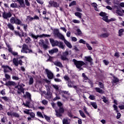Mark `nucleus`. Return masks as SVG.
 Here are the masks:
<instances>
[{
	"label": "nucleus",
	"mask_w": 124,
	"mask_h": 124,
	"mask_svg": "<svg viewBox=\"0 0 124 124\" xmlns=\"http://www.w3.org/2000/svg\"><path fill=\"white\" fill-rule=\"evenodd\" d=\"M12 79H13V80H16V81H18V80H19V78L18 77L14 76L12 77Z\"/></svg>",
	"instance_id": "774afa93"
},
{
	"label": "nucleus",
	"mask_w": 124,
	"mask_h": 124,
	"mask_svg": "<svg viewBox=\"0 0 124 124\" xmlns=\"http://www.w3.org/2000/svg\"><path fill=\"white\" fill-rule=\"evenodd\" d=\"M31 42V39L30 37H28L27 39H25V42L26 43H30Z\"/></svg>",
	"instance_id": "de8ad7c7"
},
{
	"label": "nucleus",
	"mask_w": 124,
	"mask_h": 124,
	"mask_svg": "<svg viewBox=\"0 0 124 124\" xmlns=\"http://www.w3.org/2000/svg\"><path fill=\"white\" fill-rule=\"evenodd\" d=\"M109 36V34L108 33H104L100 35V37L106 38Z\"/></svg>",
	"instance_id": "cd10ccee"
},
{
	"label": "nucleus",
	"mask_w": 124,
	"mask_h": 124,
	"mask_svg": "<svg viewBox=\"0 0 124 124\" xmlns=\"http://www.w3.org/2000/svg\"><path fill=\"white\" fill-rule=\"evenodd\" d=\"M42 103L44 105H47L48 104V101L46 100H43L42 101Z\"/></svg>",
	"instance_id": "5fc2aeb1"
},
{
	"label": "nucleus",
	"mask_w": 124,
	"mask_h": 124,
	"mask_svg": "<svg viewBox=\"0 0 124 124\" xmlns=\"http://www.w3.org/2000/svg\"><path fill=\"white\" fill-rule=\"evenodd\" d=\"M115 13L117 15H119V16H123V12H122L120 10H117Z\"/></svg>",
	"instance_id": "473e14b6"
},
{
	"label": "nucleus",
	"mask_w": 124,
	"mask_h": 124,
	"mask_svg": "<svg viewBox=\"0 0 124 124\" xmlns=\"http://www.w3.org/2000/svg\"><path fill=\"white\" fill-rule=\"evenodd\" d=\"M15 88L17 89V93L18 94H21V93H25V92H24V91H25V89L23 88L19 87L18 84L15 87Z\"/></svg>",
	"instance_id": "9b49d317"
},
{
	"label": "nucleus",
	"mask_w": 124,
	"mask_h": 124,
	"mask_svg": "<svg viewBox=\"0 0 124 124\" xmlns=\"http://www.w3.org/2000/svg\"><path fill=\"white\" fill-rule=\"evenodd\" d=\"M53 60H54V58H53V57H52L51 56H49L48 59H47L46 60V62H53Z\"/></svg>",
	"instance_id": "c03bdc74"
},
{
	"label": "nucleus",
	"mask_w": 124,
	"mask_h": 124,
	"mask_svg": "<svg viewBox=\"0 0 124 124\" xmlns=\"http://www.w3.org/2000/svg\"><path fill=\"white\" fill-rule=\"evenodd\" d=\"M94 89L95 90L96 92H97V93H104V91L99 88L96 87L94 88Z\"/></svg>",
	"instance_id": "4be33fe9"
},
{
	"label": "nucleus",
	"mask_w": 124,
	"mask_h": 124,
	"mask_svg": "<svg viewBox=\"0 0 124 124\" xmlns=\"http://www.w3.org/2000/svg\"><path fill=\"white\" fill-rule=\"evenodd\" d=\"M78 35H79V36H82L83 35L82 31L79 29H78Z\"/></svg>",
	"instance_id": "0e129e2a"
},
{
	"label": "nucleus",
	"mask_w": 124,
	"mask_h": 124,
	"mask_svg": "<svg viewBox=\"0 0 124 124\" xmlns=\"http://www.w3.org/2000/svg\"><path fill=\"white\" fill-rule=\"evenodd\" d=\"M2 17L3 19L5 20H7V19H9V18H11L12 17V12H4L2 13Z\"/></svg>",
	"instance_id": "20e7f679"
},
{
	"label": "nucleus",
	"mask_w": 124,
	"mask_h": 124,
	"mask_svg": "<svg viewBox=\"0 0 124 124\" xmlns=\"http://www.w3.org/2000/svg\"><path fill=\"white\" fill-rule=\"evenodd\" d=\"M7 46L8 48V51H9L11 53V52H12V48H11V46L9 45H7Z\"/></svg>",
	"instance_id": "338daca9"
},
{
	"label": "nucleus",
	"mask_w": 124,
	"mask_h": 124,
	"mask_svg": "<svg viewBox=\"0 0 124 124\" xmlns=\"http://www.w3.org/2000/svg\"><path fill=\"white\" fill-rule=\"evenodd\" d=\"M11 24H15V25H19L21 26L23 23L22 21L17 17H12L10 19Z\"/></svg>",
	"instance_id": "f257e3e1"
},
{
	"label": "nucleus",
	"mask_w": 124,
	"mask_h": 124,
	"mask_svg": "<svg viewBox=\"0 0 124 124\" xmlns=\"http://www.w3.org/2000/svg\"><path fill=\"white\" fill-rule=\"evenodd\" d=\"M21 26H23L24 30H25V31H27V30H28V25L24 24L22 23V24H21Z\"/></svg>",
	"instance_id": "37998d69"
},
{
	"label": "nucleus",
	"mask_w": 124,
	"mask_h": 124,
	"mask_svg": "<svg viewBox=\"0 0 124 124\" xmlns=\"http://www.w3.org/2000/svg\"><path fill=\"white\" fill-rule=\"evenodd\" d=\"M89 98L91 100H94V99H95V97L93 95H90L89 96Z\"/></svg>",
	"instance_id": "bf43d9fd"
},
{
	"label": "nucleus",
	"mask_w": 124,
	"mask_h": 124,
	"mask_svg": "<svg viewBox=\"0 0 124 124\" xmlns=\"http://www.w3.org/2000/svg\"><path fill=\"white\" fill-rule=\"evenodd\" d=\"M28 77L29 78V85H32L33 84V78L31 76H29Z\"/></svg>",
	"instance_id": "412c9836"
},
{
	"label": "nucleus",
	"mask_w": 124,
	"mask_h": 124,
	"mask_svg": "<svg viewBox=\"0 0 124 124\" xmlns=\"http://www.w3.org/2000/svg\"><path fill=\"white\" fill-rule=\"evenodd\" d=\"M59 44V41H54V43H53L52 46L55 47V46H58V44Z\"/></svg>",
	"instance_id": "13d9d810"
},
{
	"label": "nucleus",
	"mask_w": 124,
	"mask_h": 124,
	"mask_svg": "<svg viewBox=\"0 0 124 124\" xmlns=\"http://www.w3.org/2000/svg\"><path fill=\"white\" fill-rule=\"evenodd\" d=\"M10 7L12 8H17L18 7V6L17 5V3H13L11 4Z\"/></svg>",
	"instance_id": "7c9ffc66"
},
{
	"label": "nucleus",
	"mask_w": 124,
	"mask_h": 124,
	"mask_svg": "<svg viewBox=\"0 0 124 124\" xmlns=\"http://www.w3.org/2000/svg\"><path fill=\"white\" fill-rule=\"evenodd\" d=\"M26 95L27 98L30 99V100H31V93H30L29 92H26Z\"/></svg>",
	"instance_id": "58836bf2"
},
{
	"label": "nucleus",
	"mask_w": 124,
	"mask_h": 124,
	"mask_svg": "<svg viewBox=\"0 0 124 124\" xmlns=\"http://www.w3.org/2000/svg\"><path fill=\"white\" fill-rule=\"evenodd\" d=\"M58 47L61 48V49H64V47L63 46V44L62 42H58V44L57 45Z\"/></svg>",
	"instance_id": "393cba45"
},
{
	"label": "nucleus",
	"mask_w": 124,
	"mask_h": 124,
	"mask_svg": "<svg viewBox=\"0 0 124 124\" xmlns=\"http://www.w3.org/2000/svg\"><path fill=\"white\" fill-rule=\"evenodd\" d=\"M5 86H16V83L14 81H8L6 82Z\"/></svg>",
	"instance_id": "2eb2a0df"
},
{
	"label": "nucleus",
	"mask_w": 124,
	"mask_h": 124,
	"mask_svg": "<svg viewBox=\"0 0 124 124\" xmlns=\"http://www.w3.org/2000/svg\"><path fill=\"white\" fill-rule=\"evenodd\" d=\"M15 2H18L21 7H25V3L24 0H15L14 1Z\"/></svg>",
	"instance_id": "4468645a"
},
{
	"label": "nucleus",
	"mask_w": 124,
	"mask_h": 124,
	"mask_svg": "<svg viewBox=\"0 0 124 124\" xmlns=\"http://www.w3.org/2000/svg\"><path fill=\"white\" fill-rule=\"evenodd\" d=\"M29 35H30V36H31V37H32V38H35V39H37L38 38V37H50V36H51L50 35H48V34H43L40 35H34V34H33V33L30 32L29 34Z\"/></svg>",
	"instance_id": "f03ea898"
},
{
	"label": "nucleus",
	"mask_w": 124,
	"mask_h": 124,
	"mask_svg": "<svg viewBox=\"0 0 124 124\" xmlns=\"http://www.w3.org/2000/svg\"><path fill=\"white\" fill-rule=\"evenodd\" d=\"M1 98L2 99H3V100H4L5 101H9V98L7 97L6 96L1 97Z\"/></svg>",
	"instance_id": "864d4df0"
},
{
	"label": "nucleus",
	"mask_w": 124,
	"mask_h": 124,
	"mask_svg": "<svg viewBox=\"0 0 124 124\" xmlns=\"http://www.w3.org/2000/svg\"><path fill=\"white\" fill-rule=\"evenodd\" d=\"M102 99H103V101L105 103H107V102H108V99L106 98L105 96L102 97Z\"/></svg>",
	"instance_id": "a19ab883"
},
{
	"label": "nucleus",
	"mask_w": 124,
	"mask_h": 124,
	"mask_svg": "<svg viewBox=\"0 0 124 124\" xmlns=\"http://www.w3.org/2000/svg\"><path fill=\"white\" fill-rule=\"evenodd\" d=\"M124 30L123 29L119 30V36H122V35H123V32H124Z\"/></svg>",
	"instance_id": "ea45409f"
},
{
	"label": "nucleus",
	"mask_w": 124,
	"mask_h": 124,
	"mask_svg": "<svg viewBox=\"0 0 124 124\" xmlns=\"http://www.w3.org/2000/svg\"><path fill=\"white\" fill-rule=\"evenodd\" d=\"M22 53L28 54V53H32V50L29 48V46L26 44H23L22 46V49L21 50Z\"/></svg>",
	"instance_id": "7ed1b4c3"
},
{
	"label": "nucleus",
	"mask_w": 124,
	"mask_h": 124,
	"mask_svg": "<svg viewBox=\"0 0 124 124\" xmlns=\"http://www.w3.org/2000/svg\"><path fill=\"white\" fill-rule=\"evenodd\" d=\"M53 63L54 65H56V66H58L59 67H61V68L63 67V66L62 65V62L59 61H55L53 62Z\"/></svg>",
	"instance_id": "dca6fc26"
},
{
	"label": "nucleus",
	"mask_w": 124,
	"mask_h": 124,
	"mask_svg": "<svg viewBox=\"0 0 124 124\" xmlns=\"http://www.w3.org/2000/svg\"><path fill=\"white\" fill-rule=\"evenodd\" d=\"M102 19L105 22L109 23V20H108V16H105L103 17Z\"/></svg>",
	"instance_id": "e433bc0d"
},
{
	"label": "nucleus",
	"mask_w": 124,
	"mask_h": 124,
	"mask_svg": "<svg viewBox=\"0 0 124 124\" xmlns=\"http://www.w3.org/2000/svg\"><path fill=\"white\" fill-rule=\"evenodd\" d=\"M113 107L114 111H116V113H118V112H119V110H118V106H117L116 105H113Z\"/></svg>",
	"instance_id": "603ef678"
},
{
	"label": "nucleus",
	"mask_w": 124,
	"mask_h": 124,
	"mask_svg": "<svg viewBox=\"0 0 124 124\" xmlns=\"http://www.w3.org/2000/svg\"><path fill=\"white\" fill-rule=\"evenodd\" d=\"M52 97V93H50V91H47V93L46 94V98L47 99Z\"/></svg>",
	"instance_id": "5701e85b"
},
{
	"label": "nucleus",
	"mask_w": 124,
	"mask_h": 124,
	"mask_svg": "<svg viewBox=\"0 0 124 124\" xmlns=\"http://www.w3.org/2000/svg\"><path fill=\"white\" fill-rule=\"evenodd\" d=\"M65 45L67 46L69 48H72V46L70 44V43L68 42V41H66L65 39L63 41Z\"/></svg>",
	"instance_id": "b1692460"
},
{
	"label": "nucleus",
	"mask_w": 124,
	"mask_h": 124,
	"mask_svg": "<svg viewBox=\"0 0 124 124\" xmlns=\"http://www.w3.org/2000/svg\"><path fill=\"white\" fill-rule=\"evenodd\" d=\"M58 52H59V49L57 48L48 50V53L50 55H53L54 53H58Z\"/></svg>",
	"instance_id": "ddd939ff"
},
{
	"label": "nucleus",
	"mask_w": 124,
	"mask_h": 124,
	"mask_svg": "<svg viewBox=\"0 0 124 124\" xmlns=\"http://www.w3.org/2000/svg\"><path fill=\"white\" fill-rule=\"evenodd\" d=\"M45 71L48 79H52L54 77V74H53L51 71L48 70V69H46Z\"/></svg>",
	"instance_id": "9d476101"
},
{
	"label": "nucleus",
	"mask_w": 124,
	"mask_h": 124,
	"mask_svg": "<svg viewBox=\"0 0 124 124\" xmlns=\"http://www.w3.org/2000/svg\"><path fill=\"white\" fill-rule=\"evenodd\" d=\"M67 84L69 88H72V87H73V82H72L71 80L70 82H68Z\"/></svg>",
	"instance_id": "4c0bfd02"
},
{
	"label": "nucleus",
	"mask_w": 124,
	"mask_h": 124,
	"mask_svg": "<svg viewBox=\"0 0 124 124\" xmlns=\"http://www.w3.org/2000/svg\"><path fill=\"white\" fill-rule=\"evenodd\" d=\"M83 110H84L85 114H87V115H88V116H90V113H89V112H88L87 108H86V107H84L83 108Z\"/></svg>",
	"instance_id": "49530a36"
},
{
	"label": "nucleus",
	"mask_w": 124,
	"mask_h": 124,
	"mask_svg": "<svg viewBox=\"0 0 124 124\" xmlns=\"http://www.w3.org/2000/svg\"><path fill=\"white\" fill-rule=\"evenodd\" d=\"M79 112L80 114V116H81L82 118H86V115H85L84 112L82 111V110H79Z\"/></svg>",
	"instance_id": "8fccbe9b"
},
{
	"label": "nucleus",
	"mask_w": 124,
	"mask_h": 124,
	"mask_svg": "<svg viewBox=\"0 0 124 124\" xmlns=\"http://www.w3.org/2000/svg\"><path fill=\"white\" fill-rule=\"evenodd\" d=\"M61 59L62 60V61H66V60H68L67 57L64 55H62Z\"/></svg>",
	"instance_id": "09e8293b"
},
{
	"label": "nucleus",
	"mask_w": 124,
	"mask_h": 124,
	"mask_svg": "<svg viewBox=\"0 0 124 124\" xmlns=\"http://www.w3.org/2000/svg\"><path fill=\"white\" fill-rule=\"evenodd\" d=\"M63 124H70V122L68 121L67 118H64L62 121Z\"/></svg>",
	"instance_id": "bb28decb"
},
{
	"label": "nucleus",
	"mask_w": 124,
	"mask_h": 124,
	"mask_svg": "<svg viewBox=\"0 0 124 124\" xmlns=\"http://www.w3.org/2000/svg\"><path fill=\"white\" fill-rule=\"evenodd\" d=\"M85 64V62L83 61H78V68L79 69V70H81L82 68H80L81 66H82V65H84Z\"/></svg>",
	"instance_id": "aec40b11"
},
{
	"label": "nucleus",
	"mask_w": 124,
	"mask_h": 124,
	"mask_svg": "<svg viewBox=\"0 0 124 124\" xmlns=\"http://www.w3.org/2000/svg\"><path fill=\"white\" fill-rule=\"evenodd\" d=\"M92 5L94 8L95 11H98V9H97V4H96V3H93Z\"/></svg>",
	"instance_id": "c85d7f7f"
},
{
	"label": "nucleus",
	"mask_w": 124,
	"mask_h": 124,
	"mask_svg": "<svg viewBox=\"0 0 124 124\" xmlns=\"http://www.w3.org/2000/svg\"><path fill=\"white\" fill-rule=\"evenodd\" d=\"M49 41H50L52 46H53V44H54V43L55 42V40L53 39L50 38V39H49Z\"/></svg>",
	"instance_id": "69168bd1"
},
{
	"label": "nucleus",
	"mask_w": 124,
	"mask_h": 124,
	"mask_svg": "<svg viewBox=\"0 0 124 124\" xmlns=\"http://www.w3.org/2000/svg\"><path fill=\"white\" fill-rule=\"evenodd\" d=\"M55 112L56 116H57V117H58L59 118H61V117L62 116V114H63V113H64V108H63V107H60L59 108V111L55 109Z\"/></svg>",
	"instance_id": "39448f33"
},
{
	"label": "nucleus",
	"mask_w": 124,
	"mask_h": 124,
	"mask_svg": "<svg viewBox=\"0 0 124 124\" xmlns=\"http://www.w3.org/2000/svg\"><path fill=\"white\" fill-rule=\"evenodd\" d=\"M4 74L6 79H7V80H10V79H11V78L9 75L6 74V73H5Z\"/></svg>",
	"instance_id": "79ce46f5"
},
{
	"label": "nucleus",
	"mask_w": 124,
	"mask_h": 124,
	"mask_svg": "<svg viewBox=\"0 0 124 124\" xmlns=\"http://www.w3.org/2000/svg\"><path fill=\"white\" fill-rule=\"evenodd\" d=\"M100 16H101V17H105L106 16H107V15L106 14V13H104V12H101L99 14Z\"/></svg>",
	"instance_id": "3c124183"
},
{
	"label": "nucleus",
	"mask_w": 124,
	"mask_h": 124,
	"mask_svg": "<svg viewBox=\"0 0 124 124\" xmlns=\"http://www.w3.org/2000/svg\"><path fill=\"white\" fill-rule=\"evenodd\" d=\"M91 105L94 108V109H97V105L95 102H91Z\"/></svg>",
	"instance_id": "c756f323"
},
{
	"label": "nucleus",
	"mask_w": 124,
	"mask_h": 124,
	"mask_svg": "<svg viewBox=\"0 0 124 124\" xmlns=\"http://www.w3.org/2000/svg\"><path fill=\"white\" fill-rule=\"evenodd\" d=\"M48 7H55L57 8V7H60V4L58 3L57 2L54 1L53 0H50L48 2Z\"/></svg>",
	"instance_id": "423d86ee"
},
{
	"label": "nucleus",
	"mask_w": 124,
	"mask_h": 124,
	"mask_svg": "<svg viewBox=\"0 0 124 124\" xmlns=\"http://www.w3.org/2000/svg\"><path fill=\"white\" fill-rule=\"evenodd\" d=\"M45 119L47 121V122H48L50 123L51 122V118L49 117L48 116H46V115H44Z\"/></svg>",
	"instance_id": "c9c22d12"
},
{
	"label": "nucleus",
	"mask_w": 124,
	"mask_h": 124,
	"mask_svg": "<svg viewBox=\"0 0 124 124\" xmlns=\"http://www.w3.org/2000/svg\"><path fill=\"white\" fill-rule=\"evenodd\" d=\"M13 62L16 66H18L19 64H20V65H23V61L22 60L18 61V59L14 58L13 60Z\"/></svg>",
	"instance_id": "6e6552de"
},
{
	"label": "nucleus",
	"mask_w": 124,
	"mask_h": 124,
	"mask_svg": "<svg viewBox=\"0 0 124 124\" xmlns=\"http://www.w3.org/2000/svg\"><path fill=\"white\" fill-rule=\"evenodd\" d=\"M41 41L43 46V48H44L45 50H47V49L49 48V46H48V45H46V44L44 42V40H42Z\"/></svg>",
	"instance_id": "a211bd4d"
},
{
	"label": "nucleus",
	"mask_w": 124,
	"mask_h": 124,
	"mask_svg": "<svg viewBox=\"0 0 124 124\" xmlns=\"http://www.w3.org/2000/svg\"><path fill=\"white\" fill-rule=\"evenodd\" d=\"M23 105L26 107H28L29 108H30V102H27L26 103H24Z\"/></svg>",
	"instance_id": "6e6d98bb"
},
{
	"label": "nucleus",
	"mask_w": 124,
	"mask_h": 124,
	"mask_svg": "<svg viewBox=\"0 0 124 124\" xmlns=\"http://www.w3.org/2000/svg\"><path fill=\"white\" fill-rule=\"evenodd\" d=\"M8 116H10L12 118H19L20 115L18 113L14 111H10L7 113Z\"/></svg>",
	"instance_id": "0eeeda50"
},
{
	"label": "nucleus",
	"mask_w": 124,
	"mask_h": 124,
	"mask_svg": "<svg viewBox=\"0 0 124 124\" xmlns=\"http://www.w3.org/2000/svg\"><path fill=\"white\" fill-rule=\"evenodd\" d=\"M30 116H31V118H34V117H35V114H34V113L33 112H30V113L29 114Z\"/></svg>",
	"instance_id": "e2e57ef3"
},
{
	"label": "nucleus",
	"mask_w": 124,
	"mask_h": 124,
	"mask_svg": "<svg viewBox=\"0 0 124 124\" xmlns=\"http://www.w3.org/2000/svg\"><path fill=\"white\" fill-rule=\"evenodd\" d=\"M55 35L57 36L59 39H61L62 40H65V39L64 38V36H63V35L62 34V33H60L59 31H57V32L55 33Z\"/></svg>",
	"instance_id": "f8f14e48"
},
{
	"label": "nucleus",
	"mask_w": 124,
	"mask_h": 124,
	"mask_svg": "<svg viewBox=\"0 0 124 124\" xmlns=\"http://www.w3.org/2000/svg\"><path fill=\"white\" fill-rule=\"evenodd\" d=\"M33 20V17L31 16H27L26 18V21H28V22H31Z\"/></svg>",
	"instance_id": "2f4dec72"
},
{
	"label": "nucleus",
	"mask_w": 124,
	"mask_h": 124,
	"mask_svg": "<svg viewBox=\"0 0 124 124\" xmlns=\"http://www.w3.org/2000/svg\"><path fill=\"white\" fill-rule=\"evenodd\" d=\"M82 76L84 78L83 82H88L89 81V78H88V77L86 76L84 73L82 74Z\"/></svg>",
	"instance_id": "a878e982"
},
{
	"label": "nucleus",
	"mask_w": 124,
	"mask_h": 124,
	"mask_svg": "<svg viewBox=\"0 0 124 124\" xmlns=\"http://www.w3.org/2000/svg\"><path fill=\"white\" fill-rule=\"evenodd\" d=\"M37 115L38 117H39L40 118H42L43 119L44 118L43 115H42V113H41V112L40 111L37 112Z\"/></svg>",
	"instance_id": "f704fd0d"
},
{
	"label": "nucleus",
	"mask_w": 124,
	"mask_h": 124,
	"mask_svg": "<svg viewBox=\"0 0 124 124\" xmlns=\"http://www.w3.org/2000/svg\"><path fill=\"white\" fill-rule=\"evenodd\" d=\"M2 68H3V72L4 73H7L8 72L12 71V69L8 65H2Z\"/></svg>",
	"instance_id": "1a4fd4ad"
},
{
	"label": "nucleus",
	"mask_w": 124,
	"mask_h": 124,
	"mask_svg": "<svg viewBox=\"0 0 124 124\" xmlns=\"http://www.w3.org/2000/svg\"><path fill=\"white\" fill-rule=\"evenodd\" d=\"M119 81V79L118 78L113 77V83H117Z\"/></svg>",
	"instance_id": "4d7b16f0"
},
{
	"label": "nucleus",
	"mask_w": 124,
	"mask_h": 124,
	"mask_svg": "<svg viewBox=\"0 0 124 124\" xmlns=\"http://www.w3.org/2000/svg\"><path fill=\"white\" fill-rule=\"evenodd\" d=\"M12 24L14 23H11V22L7 24V26L8 27V29H9L11 31H14V26H13Z\"/></svg>",
	"instance_id": "f3484780"
},
{
	"label": "nucleus",
	"mask_w": 124,
	"mask_h": 124,
	"mask_svg": "<svg viewBox=\"0 0 124 124\" xmlns=\"http://www.w3.org/2000/svg\"><path fill=\"white\" fill-rule=\"evenodd\" d=\"M52 87H53L54 89H56V91H59V86L57 85H53Z\"/></svg>",
	"instance_id": "680f3d73"
},
{
	"label": "nucleus",
	"mask_w": 124,
	"mask_h": 124,
	"mask_svg": "<svg viewBox=\"0 0 124 124\" xmlns=\"http://www.w3.org/2000/svg\"><path fill=\"white\" fill-rule=\"evenodd\" d=\"M63 78H64L65 81H67V83H68V82H70L71 81V80H70V78H69L68 77V76H64L63 77Z\"/></svg>",
	"instance_id": "72a5a7b5"
},
{
	"label": "nucleus",
	"mask_w": 124,
	"mask_h": 124,
	"mask_svg": "<svg viewBox=\"0 0 124 124\" xmlns=\"http://www.w3.org/2000/svg\"><path fill=\"white\" fill-rule=\"evenodd\" d=\"M73 62L75 63L76 67L78 68V61L75 59H73Z\"/></svg>",
	"instance_id": "a18cd8bd"
},
{
	"label": "nucleus",
	"mask_w": 124,
	"mask_h": 124,
	"mask_svg": "<svg viewBox=\"0 0 124 124\" xmlns=\"http://www.w3.org/2000/svg\"><path fill=\"white\" fill-rule=\"evenodd\" d=\"M76 5V1H73L69 5V6H70V7L71 6H73V5Z\"/></svg>",
	"instance_id": "052dcab7"
},
{
	"label": "nucleus",
	"mask_w": 124,
	"mask_h": 124,
	"mask_svg": "<svg viewBox=\"0 0 124 124\" xmlns=\"http://www.w3.org/2000/svg\"><path fill=\"white\" fill-rule=\"evenodd\" d=\"M84 61L86 62H91L93 61V59L91 56H85L84 58Z\"/></svg>",
	"instance_id": "6ab92c4d"
}]
</instances>
